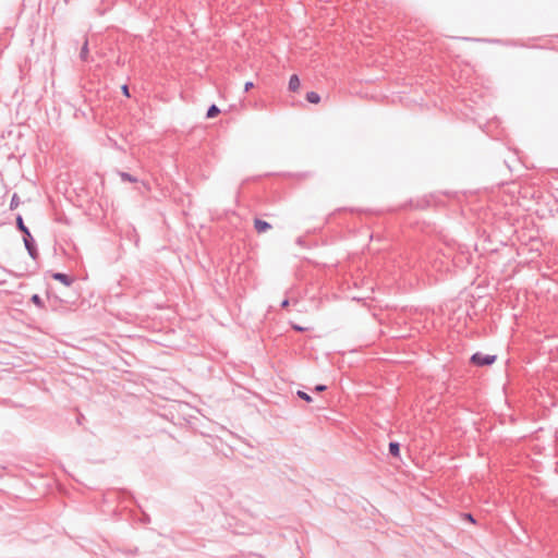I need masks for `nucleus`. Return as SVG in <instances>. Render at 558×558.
Here are the masks:
<instances>
[{"label":"nucleus","mask_w":558,"mask_h":558,"mask_svg":"<svg viewBox=\"0 0 558 558\" xmlns=\"http://www.w3.org/2000/svg\"><path fill=\"white\" fill-rule=\"evenodd\" d=\"M16 228L23 233V242L28 255L36 260L39 256L38 250L36 247L35 240L29 231V229L25 226L24 220L21 215L16 216L15 219Z\"/></svg>","instance_id":"1"},{"label":"nucleus","mask_w":558,"mask_h":558,"mask_svg":"<svg viewBox=\"0 0 558 558\" xmlns=\"http://www.w3.org/2000/svg\"><path fill=\"white\" fill-rule=\"evenodd\" d=\"M496 360V355L484 354L482 352H475L470 359L471 363L476 366H489L494 364Z\"/></svg>","instance_id":"2"},{"label":"nucleus","mask_w":558,"mask_h":558,"mask_svg":"<svg viewBox=\"0 0 558 558\" xmlns=\"http://www.w3.org/2000/svg\"><path fill=\"white\" fill-rule=\"evenodd\" d=\"M51 277L64 284L65 287H70L74 282V278L70 275L63 274V272H53Z\"/></svg>","instance_id":"3"},{"label":"nucleus","mask_w":558,"mask_h":558,"mask_svg":"<svg viewBox=\"0 0 558 558\" xmlns=\"http://www.w3.org/2000/svg\"><path fill=\"white\" fill-rule=\"evenodd\" d=\"M254 228L258 233H263L271 229V225L262 219L254 220Z\"/></svg>","instance_id":"4"},{"label":"nucleus","mask_w":558,"mask_h":558,"mask_svg":"<svg viewBox=\"0 0 558 558\" xmlns=\"http://www.w3.org/2000/svg\"><path fill=\"white\" fill-rule=\"evenodd\" d=\"M300 78L296 74H293L290 76V80H289V90L290 92H296L299 88H300Z\"/></svg>","instance_id":"5"},{"label":"nucleus","mask_w":558,"mask_h":558,"mask_svg":"<svg viewBox=\"0 0 558 558\" xmlns=\"http://www.w3.org/2000/svg\"><path fill=\"white\" fill-rule=\"evenodd\" d=\"M389 453L395 458H400V444L397 441H390Z\"/></svg>","instance_id":"6"},{"label":"nucleus","mask_w":558,"mask_h":558,"mask_svg":"<svg viewBox=\"0 0 558 558\" xmlns=\"http://www.w3.org/2000/svg\"><path fill=\"white\" fill-rule=\"evenodd\" d=\"M219 113H220V109L214 104V105L209 106V108L206 112V118L213 119V118H216Z\"/></svg>","instance_id":"7"},{"label":"nucleus","mask_w":558,"mask_h":558,"mask_svg":"<svg viewBox=\"0 0 558 558\" xmlns=\"http://www.w3.org/2000/svg\"><path fill=\"white\" fill-rule=\"evenodd\" d=\"M119 175L121 178L122 181L124 182H132V183H135L137 182V178H135L134 175H132L131 173L129 172H123V171H120L119 172Z\"/></svg>","instance_id":"8"},{"label":"nucleus","mask_w":558,"mask_h":558,"mask_svg":"<svg viewBox=\"0 0 558 558\" xmlns=\"http://www.w3.org/2000/svg\"><path fill=\"white\" fill-rule=\"evenodd\" d=\"M306 100L311 104H318L320 96L316 92H308L306 93Z\"/></svg>","instance_id":"9"},{"label":"nucleus","mask_w":558,"mask_h":558,"mask_svg":"<svg viewBox=\"0 0 558 558\" xmlns=\"http://www.w3.org/2000/svg\"><path fill=\"white\" fill-rule=\"evenodd\" d=\"M88 52H89V50H88V41H87V40H85V43H84V45L82 46L81 51H80V59H81L82 61H87V59H88Z\"/></svg>","instance_id":"10"},{"label":"nucleus","mask_w":558,"mask_h":558,"mask_svg":"<svg viewBox=\"0 0 558 558\" xmlns=\"http://www.w3.org/2000/svg\"><path fill=\"white\" fill-rule=\"evenodd\" d=\"M31 302L34 303L38 308H44V301L38 294H33Z\"/></svg>","instance_id":"11"},{"label":"nucleus","mask_w":558,"mask_h":558,"mask_svg":"<svg viewBox=\"0 0 558 558\" xmlns=\"http://www.w3.org/2000/svg\"><path fill=\"white\" fill-rule=\"evenodd\" d=\"M20 205V197L16 193H14L10 201V209H14Z\"/></svg>","instance_id":"12"},{"label":"nucleus","mask_w":558,"mask_h":558,"mask_svg":"<svg viewBox=\"0 0 558 558\" xmlns=\"http://www.w3.org/2000/svg\"><path fill=\"white\" fill-rule=\"evenodd\" d=\"M296 396L300 399H302V400H304L306 402H311L312 401V397L307 392H305L303 390H298Z\"/></svg>","instance_id":"13"},{"label":"nucleus","mask_w":558,"mask_h":558,"mask_svg":"<svg viewBox=\"0 0 558 558\" xmlns=\"http://www.w3.org/2000/svg\"><path fill=\"white\" fill-rule=\"evenodd\" d=\"M462 515L465 520L469 521V523H477L471 513H463Z\"/></svg>","instance_id":"14"},{"label":"nucleus","mask_w":558,"mask_h":558,"mask_svg":"<svg viewBox=\"0 0 558 558\" xmlns=\"http://www.w3.org/2000/svg\"><path fill=\"white\" fill-rule=\"evenodd\" d=\"M326 389H327V386H325V385H317L314 388V390L317 391V392L325 391Z\"/></svg>","instance_id":"15"},{"label":"nucleus","mask_w":558,"mask_h":558,"mask_svg":"<svg viewBox=\"0 0 558 558\" xmlns=\"http://www.w3.org/2000/svg\"><path fill=\"white\" fill-rule=\"evenodd\" d=\"M253 87H254V83L253 82H246L245 85H244V90L248 92Z\"/></svg>","instance_id":"16"},{"label":"nucleus","mask_w":558,"mask_h":558,"mask_svg":"<svg viewBox=\"0 0 558 558\" xmlns=\"http://www.w3.org/2000/svg\"><path fill=\"white\" fill-rule=\"evenodd\" d=\"M122 93H123L124 96L130 97V92H129V86L128 85H123L122 86Z\"/></svg>","instance_id":"17"},{"label":"nucleus","mask_w":558,"mask_h":558,"mask_svg":"<svg viewBox=\"0 0 558 558\" xmlns=\"http://www.w3.org/2000/svg\"><path fill=\"white\" fill-rule=\"evenodd\" d=\"M288 305H289V300H288V299H284V300L281 302V304H280V306H281L282 308L287 307Z\"/></svg>","instance_id":"18"},{"label":"nucleus","mask_w":558,"mask_h":558,"mask_svg":"<svg viewBox=\"0 0 558 558\" xmlns=\"http://www.w3.org/2000/svg\"><path fill=\"white\" fill-rule=\"evenodd\" d=\"M296 243H298L299 245H303V239H302V238H298Z\"/></svg>","instance_id":"19"},{"label":"nucleus","mask_w":558,"mask_h":558,"mask_svg":"<svg viewBox=\"0 0 558 558\" xmlns=\"http://www.w3.org/2000/svg\"><path fill=\"white\" fill-rule=\"evenodd\" d=\"M83 418H84V416H83V415H81L80 417H77V423H78V424H82V420H83Z\"/></svg>","instance_id":"20"},{"label":"nucleus","mask_w":558,"mask_h":558,"mask_svg":"<svg viewBox=\"0 0 558 558\" xmlns=\"http://www.w3.org/2000/svg\"><path fill=\"white\" fill-rule=\"evenodd\" d=\"M296 330H303V328H301L300 326H295L294 327Z\"/></svg>","instance_id":"21"}]
</instances>
